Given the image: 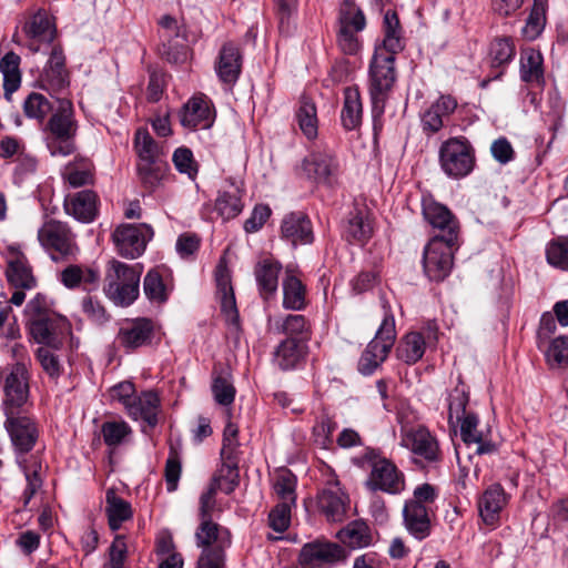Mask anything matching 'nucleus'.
Segmentation results:
<instances>
[{
  "label": "nucleus",
  "mask_w": 568,
  "mask_h": 568,
  "mask_svg": "<svg viewBox=\"0 0 568 568\" xmlns=\"http://www.w3.org/2000/svg\"><path fill=\"white\" fill-rule=\"evenodd\" d=\"M239 192L237 187H234L233 192H220L215 201V210L224 221L234 219L241 213L243 204Z\"/></svg>",
  "instance_id": "obj_46"
},
{
  "label": "nucleus",
  "mask_w": 568,
  "mask_h": 568,
  "mask_svg": "<svg viewBox=\"0 0 568 568\" xmlns=\"http://www.w3.org/2000/svg\"><path fill=\"white\" fill-rule=\"evenodd\" d=\"M101 433L108 446L116 447L131 433V428L125 422H105L101 427Z\"/></svg>",
  "instance_id": "obj_53"
},
{
  "label": "nucleus",
  "mask_w": 568,
  "mask_h": 568,
  "mask_svg": "<svg viewBox=\"0 0 568 568\" xmlns=\"http://www.w3.org/2000/svg\"><path fill=\"white\" fill-rule=\"evenodd\" d=\"M134 149L139 156L138 163L166 161L163 146L158 144L146 129H139L134 136Z\"/></svg>",
  "instance_id": "obj_37"
},
{
  "label": "nucleus",
  "mask_w": 568,
  "mask_h": 568,
  "mask_svg": "<svg viewBox=\"0 0 568 568\" xmlns=\"http://www.w3.org/2000/svg\"><path fill=\"white\" fill-rule=\"evenodd\" d=\"M423 215L433 229L430 240L457 244L459 223L448 207L435 201L427 200L423 202Z\"/></svg>",
  "instance_id": "obj_12"
},
{
  "label": "nucleus",
  "mask_w": 568,
  "mask_h": 568,
  "mask_svg": "<svg viewBox=\"0 0 568 568\" xmlns=\"http://www.w3.org/2000/svg\"><path fill=\"white\" fill-rule=\"evenodd\" d=\"M40 87L50 93H61L70 84L69 73H40Z\"/></svg>",
  "instance_id": "obj_64"
},
{
  "label": "nucleus",
  "mask_w": 568,
  "mask_h": 568,
  "mask_svg": "<svg viewBox=\"0 0 568 568\" xmlns=\"http://www.w3.org/2000/svg\"><path fill=\"white\" fill-rule=\"evenodd\" d=\"M24 32L30 39L40 42H51L54 37V28L48 14L39 11L23 27Z\"/></svg>",
  "instance_id": "obj_43"
},
{
  "label": "nucleus",
  "mask_w": 568,
  "mask_h": 568,
  "mask_svg": "<svg viewBox=\"0 0 568 568\" xmlns=\"http://www.w3.org/2000/svg\"><path fill=\"white\" fill-rule=\"evenodd\" d=\"M338 539L351 548L367 547L372 542L369 527L363 521H353L337 534Z\"/></svg>",
  "instance_id": "obj_42"
},
{
  "label": "nucleus",
  "mask_w": 568,
  "mask_h": 568,
  "mask_svg": "<svg viewBox=\"0 0 568 568\" xmlns=\"http://www.w3.org/2000/svg\"><path fill=\"white\" fill-rule=\"evenodd\" d=\"M158 24L161 57L174 67H182L191 57L184 20L164 14L159 19Z\"/></svg>",
  "instance_id": "obj_4"
},
{
  "label": "nucleus",
  "mask_w": 568,
  "mask_h": 568,
  "mask_svg": "<svg viewBox=\"0 0 568 568\" xmlns=\"http://www.w3.org/2000/svg\"><path fill=\"white\" fill-rule=\"evenodd\" d=\"M195 540L202 554L197 561V568H223L225 549L231 545L229 529L221 527L212 519H202L196 531Z\"/></svg>",
  "instance_id": "obj_3"
},
{
  "label": "nucleus",
  "mask_w": 568,
  "mask_h": 568,
  "mask_svg": "<svg viewBox=\"0 0 568 568\" xmlns=\"http://www.w3.org/2000/svg\"><path fill=\"white\" fill-rule=\"evenodd\" d=\"M40 244L50 253L53 261L68 260L78 252L70 226L58 220H49L38 231Z\"/></svg>",
  "instance_id": "obj_9"
},
{
  "label": "nucleus",
  "mask_w": 568,
  "mask_h": 568,
  "mask_svg": "<svg viewBox=\"0 0 568 568\" xmlns=\"http://www.w3.org/2000/svg\"><path fill=\"white\" fill-rule=\"evenodd\" d=\"M397 357L406 364H415L425 353V341L420 333L410 332L399 343L397 349Z\"/></svg>",
  "instance_id": "obj_41"
},
{
  "label": "nucleus",
  "mask_w": 568,
  "mask_h": 568,
  "mask_svg": "<svg viewBox=\"0 0 568 568\" xmlns=\"http://www.w3.org/2000/svg\"><path fill=\"white\" fill-rule=\"evenodd\" d=\"M64 212L81 223H91L99 213V196L92 190H82L65 195Z\"/></svg>",
  "instance_id": "obj_20"
},
{
  "label": "nucleus",
  "mask_w": 568,
  "mask_h": 568,
  "mask_svg": "<svg viewBox=\"0 0 568 568\" xmlns=\"http://www.w3.org/2000/svg\"><path fill=\"white\" fill-rule=\"evenodd\" d=\"M23 111L28 118L42 122L52 111V104L44 95L33 92L26 99Z\"/></svg>",
  "instance_id": "obj_50"
},
{
  "label": "nucleus",
  "mask_w": 568,
  "mask_h": 568,
  "mask_svg": "<svg viewBox=\"0 0 568 568\" xmlns=\"http://www.w3.org/2000/svg\"><path fill=\"white\" fill-rule=\"evenodd\" d=\"M217 294L221 297V308L232 322H237L235 295L231 283V274L225 265L219 264L215 272Z\"/></svg>",
  "instance_id": "obj_32"
},
{
  "label": "nucleus",
  "mask_w": 568,
  "mask_h": 568,
  "mask_svg": "<svg viewBox=\"0 0 568 568\" xmlns=\"http://www.w3.org/2000/svg\"><path fill=\"white\" fill-rule=\"evenodd\" d=\"M515 53L513 43L507 39H498L490 47L491 67L501 68Z\"/></svg>",
  "instance_id": "obj_58"
},
{
  "label": "nucleus",
  "mask_w": 568,
  "mask_h": 568,
  "mask_svg": "<svg viewBox=\"0 0 568 568\" xmlns=\"http://www.w3.org/2000/svg\"><path fill=\"white\" fill-rule=\"evenodd\" d=\"M105 504V514L111 530L120 529L121 525L133 516L131 504L118 496L113 489L106 491Z\"/></svg>",
  "instance_id": "obj_35"
},
{
  "label": "nucleus",
  "mask_w": 568,
  "mask_h": 568,
  "mask_svg": "<svg viewBox=\"0 0 568 568\" xmlns=\"http://www.w3.org/2000/svg\"><path fill=\"white\" fill-rule=\"evenodd\" d=\"M439 163L442 170L449 178H464L474 169V148L464 136L450 138L443 142L439 148Z\"/></svg>",
  "instance_id": "obj_8"
},
{
  "label": "nucleus",
  "mask_w": 568,
  "mask_h": 568,
  "mask_svg": "<svg viewBox=\"0 0 568 568\" xmlns=\"http://www.w3.org/2000/svg\"><path fill=\"white\" fill-rule=\"evenodd\" d=\"M220 71H241L242 55L233 43H225L219 54Z\"/></svg>",
  "instance_id": "obj_55"
},
{
  "label": "nucleus",
  "mask_w": 568,
  "mask_h": 568,
  "mask_svg": "<svg viewBox=\"0 0 568 568\" xmlns=\"http://www.w3.org/2000/svg\"><path fill=\"white\" fill-rule=\"evenodd\" d=\"M145 296L152 302L162 304L169 298V288L159 270H150L143 281Z\"/></svg>",
  "instance_id": "obj_44"
},
{
  "label": "nucleus",
  "mask_w": 568,
  "mask_h": 568,
  "mask_svg": "<svg viewBox=\"0 0 568 568\" xmlns=\"http://www.w3.org/2000/svg\"><path fill=\"white\" fill-rule=\"evenodd\" d=\"M153 230L145 223L121 224L112 233L118 253L125 258H136L145 251Z\"/></svg>",
  "instance_id": "obj_13"
},
{
  "label": "nucleus",
  "mask_w": 568,
  "mask_h": 568,
  "mask_svg": "<svg viewBox=\"0 0 568 568\" xmlns=\"http://www.w3.org/2000/svg\"><path fill=\"white\" fill-rule=\"evenodd\" d=\"M547 0H535L531 11L521 32L527 40H535L542 32L546 24Z\"/></svg>",
  "instance_id": "obj_45"
},
{
  "label": "nucleus",
  "mask_w": 568,
  "mask_h": 568,
  "mask_svg": "<svg viewBox=\"0 0 568 568\" xmlns=\"http://www.w3.org/2000/svg\"><path fill=\"white\" fill-rule=\"evenodd\" d=\"M281 270L282 265L273 258H264L255 265V280L264 300H268L277 291Z\"/></svg>",
  "instance_id": "obj_30"
},
{
  "label": "nucleus",
  "mask_w": 568,
  "mask_h": 568,
  "mask_svg": "<svg viewBox=\"0 0 568 568\" xmlns=\"http://www.w3.org/2000/svg\"><path fill=\"white\" fill-rule=\"evenodd\" d=\"M282 236L293 245L310 244L314 240L312 223L307 215L302 212H293L282 221Z\"/></svg>",
  "instance_id": "obj_23"
},
{
  "label": "nucleus",
  "mask_w": 568,
  "mask_h": 568,
  "mask_svg": "<svg viewBox=\"0 0 568 568\" xmlns=\"http://www.w3.org/2000/svg\"><path fill=\"white\" fill-rule=\"evenodd\" d=\"M295 118L300 130L308 140H314L318 134V118L315 102L303 94L298 102Z\"/></svg>",
  "instance_id": "obj_33"
},
{
  "label": "nucleus",
  "mask_w": 568,
  "mask_h": 568,
  "mask_svg": "<svg viewBox=\"0 0 568 568\" xmlns=\"http://www.w3.org/2000/svg\"><path fill=\"white\" fill-rule=\"evenodd\" d=\"M142 267L113 260L105 274L104 292L116 305L129 306L139 296Z\"/></svg>",
  "instance_id": "obj_2"
},
{
  "label": "nucleus",
  "mask_w": 568,
  "mask_h": 568,
  "mask_svg": "<svg viewBox=\"0 0 568 568\" xmlns=\"http://www.w3.org/2000/svg\"><path fill=\"white\" fill-rule=\"evenodd\" d=\"M4 427L10 435L17 453V462L24 473L27 488L23 493L24 505H28L42 486V462L38 455L27 457L38 440L39 430L36 423L28 416L7 414Z\"/></svg>",
  "instance_id": "obj_1"
},
{
  "label": "nucleus",
  "mask_w": 568,
  "mask_h": 568,
  "mask_svg": "<svg viewBox=\"0 0 568 568\" xmlns=\"http://www.w3.org/2000/svg\"><path fill=\"white\" fill-rule=\"evenodd\" d=\"M392 346L373 338L363 352L359 359V371L365 374H372L388 356Z\"/></svg>",
  "instance_id": "obj_40"
},
{
  "label": "nucleus",
  "mask_w": 568,
  "mask_h": 568,
  "mask_svg": "<svg viewBox=\"0 0 568 568\" xmlns=\"http://www.w3.org/2000/svg\"><path fill=\"white\" fill-rule=\"evenodd\" d=\"M395 81L394 73H371L369 93L374 116H381L384 113L386 100Z\"/></svg>",
  "instance_id": "obj_31"
},
{
  "label": "nucleus",
  "mask_w": 568,
  "mask_h": 568,
  "mask_svg": "<svg viewBox=\"0 0 568 568\" xmlns=\"http://www.w3.org/2000/svg\"><path fill=\"white\" fill-rule=\"evenodd\" d=\"M278 329L288 335V338H296L298 336V341H307L311 336L310 325L306 318L300 314L286 316Z\"/></svg>",
  "instance_id": "obj_49"
},
{
  "label": "nucleus",
  "mask_w": 568,
  "mask_h": 568,
  "mask_svg": "<svg viewBox=\"0 0 568 568\" xmlns=\"http://www.w3.org/2000/svg\"><path fill=\"white\" fill-rule=\"evenodd\" d=\"M374 229L367 210L355 209L349 212L343 235L353 244H365L373 235Z\"/></svg>",
  "instance_id": "obj_26"
},
{
  "label": "nucleus",
  "mask_w": 568,
  "mask_h": 568,
  "mask_svg": "<svg viewBox=\"0 0 568 568\" xmlns=\"http://www.w3.org/2000/svg\"><path fill=\"white\" fill-rule=\"evenodd\" d=\"M344 558L345 551L338 544L316 540L302 547L298 562L302 568H320L333 565Z\"/></svg>",
  "instance_id": "obj_18"
},
{
  "label": "nucleus",
  "mask_w": 568,
  "mask_h": 568,
  "mask_svg": "<svg viewBox=\"0 0 568 568\" xmlns=\"http://www.w3.org/2000/svg\"><path fill=\"white\" fill-rule=\"evenodd\" d=\"M3 376V410L7 414H20L29 403L30 386L28 369L22 362L0 368Z\"/></svg>",
  "instance_id": "obj_7"
},
{
  "label": "nucleus",
  "mask_w": 568,
  "mask_h": 568,
  "mask_svg": "<svg viewBox=\"0 0 568 568\" xmlns=\"http://www.w3.org/2000/svg\"><path fill=\"white\" fill-rule=\"evenodd\" d=\"M212 392L214 399L220 405L229 406L234 402L235 387L226 377H215L212 384Z\"/></svg>",
  "instance_id": "obj_59"
},
{
  "label": "nucleus",
  "mask_w": 568,
  "mask_h": 568,
  "mask_svg": "<svg viewBox=\"0 0 568 568\" xmlns=\"http://www.w3.org/2000/svg\"><path fill=\"white\" fill-rule=\"evenodd\" d=\"M283 306L293 311H301L306 306V288L294 275H286L283 281Z\"/></svg>",
  "instance_id": "obj_39"
},
{
  "label": "nucleus",
  "mask_w": 568,
  "mask_h": 568,
  "mask_svg": "<svg viewBox=\"0 0 568 568\" xmlns=\"http://www.w3.org/2000/svg\"><path fill=\"white\" fill-rule=\"evenodd\" d=\"M159 407L160 398L158 394L149 390L135 396L125 409L133 419H142L149 427L153 428L158 424Z\"/></svg>",
  "instance_id": "obj_28"
},
{
  "label": "nucleus",
  "mask_w": 568,
  "mask_h": 568,
  "mask_svg": "<svg viewBox=\"0 0 568 568\" xmlns=\"http://www.w3.org/2000/svg\"><path fill=\"white\" fill-rule=\"evenodd\" d=\"M363 116V108L359 91L357 88L347 87L344 89V104L341 112V121L344 129L351 131L356 129Z\"/></svg>",
  "instance_id": "obj_34"
},
{
  "label": "nucleus",
  "mask_w": 568,
  "mask_h": 568,
  "mask_svg": "<svg viewBox=\"0 0 568 568\" xmlns=\"http://www.w3.org/2000/svg\"><path fill=\"white\" fill-rule=\"evenodd\" d=\"M384 42L390 50H402V27L395 11L388 10L384 16Z\"/></svg>",
  "instance_id": "obj_48"
},
{
  "label": "nucleus",
  "mask_w": 568,
  "mask_h": 568,
  "mask_svg": "<svg viewBox=\"0 0 568 568\" xmlns=\"http://www.w3.org/2000/svg\"><path fill=\"white\" fill-rule=\"evenodd\" d=\"M180 123L187 130L209 129L215 121V110L203 93L189 99L179 111Z\"/></svg>",
  "instance_id": "obj_15"
},
{
  "label": "nucleus",
  "mask_w": 568,
  "mask_h": 568,
  "mask_svg": "<svg viewBox=\"0 0 568 568\" xmlns=\"http://www.w3.org/2000/svg\"><path fill=\"white\" fill-rule=\"evenodd\" d=\"M39 316L30 318V333L32 337L39 344L57 346L61 343V336L65 328L64 320L58 317L54 313Z\"/></svg>",
  "instance_id": "obj_22"
},
{
  "label": "nucleus",
  "mask_w": 568,
  "mask_h": 568,
  "mask_svg": "<svg viewBox=\"0 0 568 568\" xmlns=\"http://www.w3.org/2000/svg\"><path fill=\"white\" fill-rule=\"evenodd\" d=\"M239 466L222 464L221 468L213 476L210 484H217V489L231 494L239 486Z\"/></svg>",
  "instance_id": "obj_51"
},
{
  "label": "nucleus",
  "mask_w": 568,
  "mask_h": 568,
  "mask_svg": "<svg viewBox=\"0 0 568 568\" xmlns=\"http://www.w3.org/2000/svg\"><path fill=\"white\" fill-rule=\"evenodd\" d=\"M295 486L296 480L292 474H282L277 477L274 484V489L281 499V503L287 501L290 505L295 504Z\"/></svg>",
  "instance_id": "obj_60"
},
{
  "label": "nucleus",
  "mask_w": 568,
  "mask_h": 568,
  "mask_svg": "<svg viewBox=\"0 0 568 568\" xmlns=\"http://www.w3.org/2000/svg\"><path fill=\"white\" fill-rule=\"evenodd\" d=\"M173 163L179 172L187 174L189 178H194L197 173V165L193 159V153L187 148L175 150Z\"/></svg>",
  "instance_id": "obj_62"
},
{
  "label": "nucleus",
  "mask_w": 568,
  "mask_h": 568,
  "mask_svg": "<svg viewBox=\"0 0 568 568\" xmlns=\"http://www.w3.org/2000/svg\"><path fill=\"white\" fill-rule=\"evenodd\" d=\"M6 277L8 283L20 290H32L37 278L27 256L19 250L10 248L7 260Z\"/></svg>",
  "instance_id": "obj_21"
},
{
  "label": "nucleus",
  "mask_w": 568,
  "mask_h": 568,
  "mask_svg": "<svg viewBox=\"0 0 568 568\" xmlns=\"http://www.w3.org/2000/svg\"><path fill=\"white\" fill-rule=\"evenodd\" d=\"M402 445L429 464L442 460L438 440L424 426L403 430Z\"/></svg>",
  "instance_id": "obj_16"
},
{
  "label": "nucleus",
  "mask_w": 568,
  "mask_h": 568,
  "mask_svg": "<svg viewBox=\"0 0 568 568\" xmlns=\"http://www.w3.org/2000/svg\"><path fill=\"white\" fill-rule=\"evenodd\" d=\"M403 517L406 529L418 540H423L430 534V517L428 508L418 501H406L403 508Z\"/></svg>",
  "instance_id": "obj_25"
},
{
  "label": "nucleus",
  "mask_w": 568,
  "mask_h": 568,
  "mask_svg": "<svg viewBox=\"0 0 568 568\" xmlns=\"http://www.w3.org/2000/svg\"><path fill=\"white\" fill-rule=\"evenodd\" d=\"M302 175L308 181L334 187L338 183L339 164L335 155L327 151H314L302 162Z\"/></svg>",
  "instance_id": "obj_11"
},
{
  "label": "nucleus",
  "mask_w": 568,
  "mask_h": 568,
  "mask_svg": "<svg viewBox=\"0 0 568 568\" xmlns=\"http://www.w3.org/2000/svg\"><path fill=\"white\" fill-rule=\"evenodd\" d=\"M469 402V393L465 385L459 382L458 385L450 392L448 397V423L454 425L459 423L466 415V406Z\"/></svg>",
  "instance_id": "obj_47"
},
{
  "label": "nucleus",
  "mask_w": 568,
  "mask_h": 568,
  "mask_svg": "<svg viewBox=\"0 0 568 568\" xmlns=\"http://www.w3.org/2000/svg\"><path fill=\"white\" fill-rule=\"evenodd\" d=\"M181 460L178 449L171 444L169 457L165 463V481L169 491H174L181 476Z\"/></svg>",
  "instance_id": "obj_57"
},
{
  "label": "nucleus",
  "mask_w": 568,
  "mask_h": 568,
  "mask_svg": "<svg viewBox=\"0 0 568 568\" xmlns=\"http://www.w3.org/2000/svg\"><path fill=\"white\" fill-rule=\"evenodd\" d=\"M348 495L341 488L339 481L332 477L317 494V506L328 521L339 523L346 517Z\"/></svg>",
  "instance_id": "obj_17"
},
{
  "label": "nucleus",
  "mask_w": 568,
  "mask_h": 568,
  "mask_svg": "<svg viewBox=\"0 0 568 568\" xmlns=\"http://www.w3.org/2000/svg\"><path fill=\"white\" fill-rule=\"evenodd\" d=\"M154 333L153 322L145 317L125 320L116 334V342L126 352L150 345Z\"/></svg>",
  "instance_id": "obj_19"
},
{
  "label": "nucleus",
  "mask_w": 568,
  "mask_h": 568,
  "mask_svg": "<svg viewBox=\"0 0 568 568\" xmlns=\"http://www.w3.org/2000/svg\"><path fill=\"white\" fill-rule=\"evenodd\" d=\"M338 45L346 54H356L361 48L357 33L366 27L363 10L353 0H343L338 10Z\"/></svg>",
  "instance_id": "obj_10"
},
{
  "label": "nucleus",
  "mask_w": 568,
  "mask_h": 568,
  "mask_svg": "<svg viewBox=\"0 0 568 568\" xmlns=\"http://www.w3.org/2000/svg\"><path fill=\"white\" fill-rule=\"evenodd\" d=\"M291 506L287 501L277 504L270 513V526L277 532L285 531L291 521Z\"/></svg>",
  "instance_id": "obj_61"
},
{
  "label": "nucleus",
  "mask_w": 568,
  "mask_h": 568,
  "mask_svg": "<svg viewBox=\"0 0 568 568\" xmlns=\"http://www.w3.org/2000/svg\"><path fill=\"white\" fill-rule=\"evenodd\" d=\"M460 436L465 444L476 445V454H493L497 450V445L487 438L484 432L478 429V417L475 414H467L459 422Z\"/></svg>",
  "instance_id": "obj_29"
},
{
  "label": "nucleus",
  "mask_w": 568,
  "mask_h": 568,
  "mask_svg": "<svg viewBox=\"0 0 568 568\" xmlns=\"http://www.w3.org/2000/svg\"><path fill=\"white\" fill-rule=\"evenodd\" d=\"M507 504V496L499 484L488 487L478 501L480 517L486 525L494 526Z\"/></svg>",
  "instance_id": "obj_27"
},
{
  "label": "nucleus",
  "mask_w": 568,
  "mask_h": 568,
  "mask_svg": "<svg viewBox=\"0 0 568 568\" xmlns=\"http://www.w3.org/2000/svg\"><path fill=\"white\" fill-rule=\"evenodd\" d=\"M457 108V101L452 95H440L422 115L423 131L427 134L437 133L444 126V120Z\"/></svg>",
  "instance_id": "obj_24"
},
{
  "label": "nucleus",
  "mask_w": 568,
  "mask_h": 568,
  "mask_svg": "<svg viewBox=\"0 0 568 568\" xmlns=\"http://www.w3.org/2000/svg\"><path fill=\"white\" fill-rule=\"evenodd\" d=\"M546 358L551 367L568 364V338L565 336L555 338L546 352Z\"/></svg>",
  "instance_id": "obj_56"
},
{
  "label": "nucleus",
  "mask_w": 568,
  "mask_h": 568,
  "mask_svg": "<svg viewBox=\"0 0 568 568\" xmlns=\"http://www.w3.org/2000/svg\"><path fill=\"white\" fill-rule=\"evenodd\" d=\"M456 245L438 240H429L423 258L424 271L429 280L439 282L450 273Z\"/></svg>",
  "instance_id": "obj_14"
},
{
  "label": "nucleus",
  "mask_w": 568,
  "mask_h": 568,
  "mask_svg": "<svg viewBox=\"0 0 568 568\" xmlns=\"http://www.w3.org/2000/svg\"><path fill=\"white\" fill-rule=\"evenodd\" d=\"M546 254L549 264L568 270V239L560 237L550 242Z\"/></svg>",
  "instance_id": "obj_54"
},
{
  "label": "nucleus",
  "mask_w": 568,
  "mask_h": 568,
  "mask_svg": "<svg viewBox=\"0 0 568 568\" xmlns=\"http://www.w3.org/2000/svg\"><path fill=\"white\" fill-rule=\"evenodd\" d=\"M384 318L374 338L387 344L388 346L394 345L396 341L395 318L389 312L388 306L384 303Z\"/></svg>",
  "instance_id": "obj_63"
},
{
  "label": "nucleus",
  "mask_w": 568,
  "mask_h": 568,
  "mask_svg": "<svg viewBox=\"0 0 568 568\" xmlns=\"http://www.w3.org/2000/svg\"><path fill=\"white\" fill-rule=\"evenodd\" d=\"M363 458L371 467L365 483L371 491L399 495L405 490V475L390 459L379 456L374 450L366 452Z\"/></svg>",
  "instance_id": "obj_6"
},
{
  "label": "nucleus",
  "mask_w": 568,
  "mask_h": 568,
  "mask_svg": "<svg viewBox=\"0 0 568 568\" xmlns=\"http://www.w3.org/2000/svg\"><path fill=\"white\" fill-rule=\"evenodd\" d=\"M136 170L142 186L145 190L153 192L161 185L163 179L165 178L169 170V164L166 161L138 163Z\"/></svg>",
  "instance_id": "obj_38"
},
{
  "label": "nucleus",
  "mask_w": 568,
  "mask_h": 568,
  "mask_svg": "<svg viewBox=\"0 0 568 568\" xmlns=\"http://www.w3.org/2000/svg\"><path fill=\"white\" fill-rule=\"evenodd\" d=\"M305 354V346L297 338H286L276 348L274 363L282 369L295 368Z\"/></svg>",
  "instance_id": "obj_36"
},
{
  "label": "nucleus",
  "mask_w": 568,
  "mask_h": 568,
  "mask_svg": "<svg viewBox=\"0 0 568 568\" xmlns=\"http://www.w3.org/2000/svg\"><path fill=\"white\" fill-rule=\"evenodd\" d=\"M335 428L336 423L327 414V412L323 409L322 414L318 416L315 425L313 426V436L315 438V443L323 448H327L333 442L332 435Z\"/></svg>",
  "instance_id": "obj_52"
},
{
  "label": "nucleus",
  "mask_w": 568,
  "mask_h": 568,
  "mask_svg": "<svg viewBox=\"0 0 568 568\" xmlns=\"http://www.w3.org/2000/svg\"><path fill=\"white\" fill-rule=\"evenodd\" d=\"M78 123L70 100H59V106L47 123L48 148L52 155H69L74 151Z\"/></svg>",
  "instance_id": "obj_5"
}]
</instances>
